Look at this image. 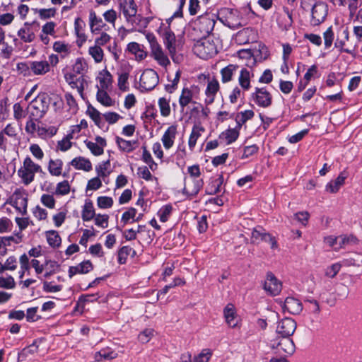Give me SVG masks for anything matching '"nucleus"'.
<instances>
[{
  "label": "nucleus",
  "instance_id": "1",
  "mask_svg": "<svg viewBox=\"0 0 362 362\" xmlns=\"http://www.w3.org/2000/svg\"><path fill=\"white\" fill-rule=\"evenodd\" d=\"M269 52L267 47L262 44H257L253 48V52L250 49H241L238 52V58L240 64L236 66H247L252 68L257 65L258 62L267 59Z\"/></svg>",
  "mask_w": 362,
  "mask_h": 362
},
{
  "label": "nucleus",
  "instance_id": "2",
  "mask_svg": "<svg viewBox=\"0 0 362 362\" xmlns=\"http://www.w3.org/2000/svg\"><path fill=\"white\" fill-rule=\"evenodd\" d=\"M41 166L35 163L30 157L26 156L22 165L18 170L17 174L23 184L28 185L33 182L35 174L40 172Z\"/></svg>",
  "mask_w": 362,
  "mask_h": 362
},
{
  "label": "nucleus",
  "instance_id": "3",
  "mask_svg": "<svg viewBox=\"0 0 362 362\" xmlns=\"http://www.w3.org/2000/svg\"><path fill=\"white\" fill-rule=\"evenodd\" d=\"M270 346L274 352L279 356V361H285L287 355H291L295 351V345L291 337H279L271 341Z\"/></svg>",
  "mask_w": 362,
  "mask_h": 362
},
{
  "label": "nucleus",
  "instance_id": "4",
  "mask_svg": "<svg viewBox=\"0 0 362 362\" xmlns=\"http://www.w3.org/2000/svg\"><path fill=\"white\" fill-rule=\"evenodd\" d=\"M66 82L72 87L77 89L78 93L82 95L83 91L88 86V78L78 69H69L64 74Z\"/></svg>",
  "mask_w": 362,
  "mask_h": 362
},
{
  "label": "nucleus",
  "instance_id": "5",
  "mask_svg": "<svg viewBox=\"0 0 362 362\" xmlns=\"http://www.w3.org/2000/svg\"><path fill=\"white\" fill-rule=\"evenodd\" d=\"M146 39L150 44L151 55L153 59L158 62L161 66H167L170 64V60L163 52L160 45L157 42L155 35L153 33H147Z\"/></svg>",
  "mask_w": 362,
  "mask_h": 362
},
{
  "label": "nucleus",
  "instance_id": "6",
  "mask_svg": "<svg viewBox=\"0 0 362 362\" xmlns=\"http://www.w3.org/2000/svg\"><path fill=\"white\" fill-rule=\"evenodd\" d=\"M193 51L199 57L204 59L211 57L217 52L216 47L209 38L197 41L194 45Z\"/></svg>",
  "mask_w": 362,
  "mask_h": 362
},
{
  "label": "nucleus",
  "instance_id": "7",
  "mask_svg": "<svg viewBox=\"0 0 362 362\" xmlns=\"http://www.w3.org/2000/svg\"><path fill=\"white\" fill-rule=\"evenodd\" d=\"M7 203L13 206L21 215H25L28 207V194L25 190L16 189Z\"/></svg>",
  "mask_w": 362,
  "mask_h": 362
},
{
  "label": "nucleus",
  "instance_id": "8",
  "mask_svg": "<svg viewBox=\"0 0 362 362\" xmlns=\"http://www.w3.org/2000/svg\"><path fill=\"white\" fill-rule=\"evenodd\" d=\"M327 13L328 6L325 2H315L311 8V25H318L322 23L325 20Z\"/></svg>",
  "mask_w": 362,
  "mask_h": 362
},
{
  "label": "nucleus",
  "instance_id": "9",
  "mask_svg": "<svg viewBox=\"0 0 362 362\" xmlns=\"http://www.w3.org/2000/svg\"><path fill=\"white\" fill-rule=\"evenodd\" d=\"M49 107L48 98L47 95H41L36 98L29 105L31 115L37 118H41Z\"/></svg>",
  "mask_w": 362,
  "mask_h": 362
},
{
  "label": "nucleus",
  "instance_id": "10",
  "mask_svg": "<svg viewBox=\"0 0 362 362\" xmlns=\"http://www.w3.org/2000/svg\"><path fill=\"white\" fill-rule=\"evenodd\" d=\"M158 83V75L154 69H144L140 77V86L145 90L153 89Z\"/></svg>",
  "mask_w": 362,
  "mask_h": 362
},
{
  "label": "nucleus",
  "instance_id": "11",
  "mask_svg": "<svg viewBox=\"0 0 362 362\" xmlns=\"http://www.w3.org/2000/svg\"><path fill=\"white\" fill-rule=\"evenodd\" d=\"M84 144L95 156H100L104 153V148L107 146V141L105 138L97 136L93 140L86 139Z\"/></svg>",
  "mask_w": 362,
  "mask_h": 362
},
{
  "label": "nucleus",
  "instance_id": "12",
  "mask_svg": "<svg viewBox=\"0 0 362 362\" xmlns=\"http://www.w3.org/2000/svg\"><path fill=\"white\" fill-rule=\"evenodd\" d=\"M296 321L290 317H285L277 323L276 332L282 337H290L296 329Z\"/></svg>",
  "mask_w": 362,
  "mask_h": 362
},
{
  "label": "nucleus",
  "instance_id": "13",
  "mask_svg": "<svg viewBox=\"0 0 362 362\" xmlns=\"http://www.w3.org/2000/svg\"><path fill=\"white\" fill-rule=\"evenodd\" d=\"M97 90H112V76L107 69L100 71L95 78Z\"/></svg>",
  "mask_w": 362,
  "mask_h": 362
},
{
  "label": "nucleus",
  "instance_id": "14",
  "mask_svg": "<svg viewBox=\"0 0 362 362\" xmlns=\"http://www.w3.org/2000/svg\"><path fill=\"white\" fill-rule=\"evenodd\" d=\"M255 103L262 107H267L272 104V98L269 91L265 88H256L252 94Z\"/></svg>",
  "mask_w": 362,
  "mask_h": 362
},
{
  "label": "nucleus",
  "instance_id": "15",
  "mask_svg": "<svg viewBox=\"0 0 362 362\" xmlns=\"http://www.w3.org/2000/svg\"><path fill=\"white\" fill-rule=\"evenodd\" d=\"M162 37L163 42L168 49L173 60H175L174 54L176 52L175 49V36L169 28H165L162 31Z\"/></svg>",
  "mask_w": 362,
  "mask_h": 362
},
{
  "label": "nucleus",
  "instance_id": "16",
  "mask_svg": "<svg viewBox=\"0 0 362 362\" xmlns=\"http://www.w3.org/2000/svg\"><path fill=\"white\" fill-rule=\"evenodd\" d=\"M223 315L227 325L232 328L238 325L240 319L237 315L235 307L232 303H228L223 309Z\"/></svg>",
  "mask_w": 362,
  "mask_h": 362
},
{
  "label": "nucleus",
  "instance_id": "17",
  "mask_svg": "<svg viewBox=\"0 0 362 362\" xmlns=\"http://www.w3.org/2000/svg\"><path fill=\"white\" fill-rule=\"evenodd\" d=\"M282 308L284 312H287L292 315H298L303 310V305L298 299L293 297H288L286 298Z\"/></svg>",
  "mask_w": 362,
  "mask_h": 362
},
{
  "label": "nucleus",
  "instance_id": "18",
  "mask_svg": "<svg viewBox=\"0 0 362 362\" xmlns=\"http://www.w3.org/2000/svg\"><path fill=\"white\" fill-rule=\"evenodd\" d=\"M220 89L219 83L217 79L213 78L208 80L206 88L205 90V103L211 104L214 103L216 95Z\"/></svg>",
  "mask_w": 362,
  "mask_h": 362
},
{
  "label": "nucleus",
  "instance_id": "19",
  "mask_svg": "<svg viewBox=\"0 0 362 362\" xmlns=\"http://www.w3.org/2000/svg\"><path fill=\"white\" fill-rule=\"evenodd\" d=\"M264 288L271 295L276 296L281 291V284L272 274H268Z\"/></svg>",
  "mask_w": 362,
  "mask_h": 362
},
{
  "label": "nucleus",
  "instance_id": "20",
  "mask_svg": "<svg viewBox=\"0 0 362 362\" xmlns=\"http://www.w3.org/2000/svg\"><path fill=\"white\" fill-rule=\"evenodd\" d=\"M199 89L197 86H192L191 88H184L179 98V104L183 109L192 101L194 95L199 93Z\"/></svg>",
  "mask_w": 362,
  "mask_h": 362
},
{
  "label": "nucleus",
  "instance_id": "21",
  "mask_svg": "<svg viewBox=\"0 0 362 362\" xmlns=\"http://www.w3.org/2000/svg\"><path fill=\"white\" fill-rule=\"evenodd\" d=\"M203 186L201 179L186 178L185 182L184 192L189 196L196 195Z\"/></svg>",
  "mask_w": 362,
  "mask_h": 362
},
{
  "label": "nucleus",
  "instance_id": "22",
  "mask_svg": "<svg viewBox=\"0 0 362 362\" xmlns=\"http://www.w3.org/2000/svg\"><path fill=\"white\" fill-rule=\"evenodd\" d=\"M177 134V126H170L164 132L161 138V141L166 150L171 148L175 143V140Z\"/></svg>",
  "mask_w": 362,
  "mask_h": 362
},
{
  "label": "nucleus",
  "instance_id": "23",
  "mask_svg": "<svg viewBox=\"0 0 362 362\" xmlns=\"http://www.w3.org/2000/svg\"><path fill=\"white\" fill-rule=\"evenodd\" d=\"M22 241V235L20 233H16V237L6 236L0 237V255L4 256L7 253V247L11 245L12 243L18 244Z\"/></svg>",
  "mask_w": 362,
  "mask_h": 362
},
{
  "label": "nucleus",
  "instance_id": "24",
  "mask_svg": "<svg viewBox=\"0 0 362 362\" xmlns=\"http://www.w3.org/2000/svg\"><path fill=\"white\" fill-rule=\"evenodd\" d=\"M347 173L341 172L335 180L330 181L326 185L325 190L329 193H337L340 187L344 185Z\"/></svg>",
  "mask_w": 362,
  "mask_h": 362
},
{
  "label": "nucleus",
  "instance_id": "25",
  "mask_svg": "<svg viewBox=\"0 0 362 362\" xmlns=\"http://www.w3.org/2000/svg\"><path fill=\"white\" fill-rule=\"evenodd\" d=\"M64 163L60 158H52L47 164V170L52 176L59 177L63 175Z\"/></svg>",
  "mask_w": 362,
  "mask_h": 362
},
{
  "label": "nucleus",
  "instance_id": "26",
  "mask_svg": "<svg viewBox=\"0 0 362 362\" xmlns=\"http://www.w3.org/2000/svg\"><path fill=\"white\" fill-rule=\"evenodd\" d=\"M205 132L204 127L200 124H195L192 129L191 134L188 140V146L191 151L195 147L198 139Z\"/></svg>",
  "mask_w": 362,
  "mask_h": 362
},
{
  "label": "nucleus",
  "instance_id": "27",
  "mask_svg": "<svg viewBox=\"0 0 362 362\" xmlns=\"http://www.w3.org/2000/svg\"><path fill=\"white\" fill-rule=\"evenodd\" d=\"M89 25L93 33L99 32L106 27V24L100 17L96 15L94 11H90L89 13Z\"/></svg>",
  "mask_w": 362,
  "mask_h": 362
},
{
  "label": "nucleus",
  "instance_id": "28",
  "mask_svg": "<svg viewBox=\"0 0 362 362\" xmlns=\"http://www.w3.org/2000/svg\"><path fill=\"white\" fill-rule=\"evenodd\" d=\"M120 7L122 9L123 14L128 21L136 15L137 6L134 0H123L120 4Z\"/></svg>",
  "mask_w": 362,
  "mask_h": 362
},
{
  "label": "nucleus",
  "instance_id": "29",
  "mask_svg": "<svg viewBox=\"0 0 362 362\" xmlns=\"http://www.w3.org/2000/svg\"><path fill=\"white\" fill-rule=\"evenodd\" d=\"M180 70L174 71V69H171V71L168 72L167 78L169 83L165 85V90L168 93H172L176 89L180 81Z\"/></svg>",
  "mask_w": 362,
  "mask_h": 362
},
{
  "label": "nucleus",
  "instance_id": "30",
  "mask_svg": "<svg viewBox=\"0 0 362 362\" xmlns=\"http://www.w3.org/2000/svg\"><path fill=\"white\" fill-rule=\"evenodd\" d=\"M70 163L75 169L84 170L86 172H89L93 168L90 160L82 156L74 158Z\"/></svg>",
  "mask_w": 362,
  "mask_h": 362
},
{
  "label": "nucleus",
  "instance_id": "31",
  "mask_svg": "<svg viewBox=\"0 0 362 362\" xmlns=\"http://www.w3.org/2000/svg\"><path fill=\"white\" fill-rule=\"evenodd\" d=\"M93 269V265L90 261H83L75 267H70L69 276L72 277L77 274H86Z\"/></svg>",
  "mask_w": 362,
  "mask_h": 362
},
{
  "label": "nucleus",
  "instance_id": "32",
  "mask_svg": "<svg viewBox=\"0 0 362 362\" xmlns=\"http://www.w3.org/2000/svg\"><path fill=\"white\" fill-rule=\"evenodd\" d=\"M4 134L10 137H15L17 135L16 127L11 124H8L4 130L0 132V151L5 153L6 151V145L5 144L6 139L4 137Z\"/></svg>",
  "mask_w": 362,
  "mask_h": 362
},
{
  "label": "nucleus",
  "instance_id": "33",
  "mask_svg": "<svg viewBox=\"0 0 362 362\" xmlns=\"http://www.w3.org/2000/svg\"><path fill=\"white\" fill-rule=\"evenodd\" d=\"M115 141L119 149L125 153L133 151L138 146L137 141H127L117 136Z\"/></svg>",
  "mask_w": 362,
  "mask_h": 362
},
{
  "label": "nucleus",
  "instance_id": "34",
  "mask_svg": "<svg viewBox=\"0 0 362 362\" xmlns=\"http://www.w3.org/2000/svg\"><path fill=\"white\" fill-rule=\"evenodd\" d=\"M127 49L131 54L135 56L137 61H141L147 56L146 52H145L142 46L137 42H130L127 46Z\"/></svg>",
  "mask_w": 362,
  "mask_h": 362
},
{
  "label": "nucleus",
  "instance_id": "35",
  "mask_svg": "<svg viewBox=\"0 0 362 362\" xmlns=\"http://www.w3.org/2000/svg\"><path fill=\"white\" fill-rule=\"evenodd\" d=\"M95 216L93 204L90 200H86L81 211V218L83 221H90Z\"/></svg>",
  "mask_w": 362,
  "mask_h": 362
},
{
  "label": "nucleus",
  "instance_id": "36",
  "mask_svg": "<svg viewBox=\"0 0 362 362\" xmlns=\"http://www.w3.org/2000/svg\"><path fill=\"white\" fill-rule=\"evenodd\" d=\"M111 90H98L96 99L98 103L105 107H112L115 105V101L110 98L108 92Z\"/></svg>",
  "mask_w": 362,
  "mask_h": 362
},
{
  "label": "nucleus",
  "instance_id": "37",
  "mask_svg": "<svg viewBox=\"0 0 362 362\" xmlns=\"http://www.w3.org/2000/svg\"><path fill=\"white\" fill-rule=\"evenodd\" d=\"M16 286L14 278L8 274H1L0 276V288L12 290Z\"/></svg>",
  "mask_w": 362,
  "mask_h": 362
},
{
  "label": "nucleus",
  "instance_id": "38",
  "mask_svg": "<svg viewBox=\"0 0 362 362\" xmlns=\"http://www.w3.org/2000/svg\"><path fill=\"white\" fill-rule=\"evenodd\" d=\"M226 21V25L233 29L242 26L241 20L239 17V12L236 10L232 11L230 13L229 16H227Z\"/></svg>",
  "mask_w": 362,
  "mask_h": 362
},
{
  "label": "nucleus",
  "instance_id": "39",
  "mask_svg": "<svg viewBox=\"0 0 362 362\" xmlns=\"http://www.w3.org/2000/svg\"><path fill=\"white\" fill-rule=\"evenodd\" d=\"M117 357V354L110 349H103L95 354V359L97 361L112 360Z\"/></svg>",
  "mask_w": 362,
  "mask_h": 362
},
{
  "label": "nucleus",
  "instance_id": "40",
  "mask_svg": "<svg viewBox=\"0 0 362 362\" xmlns=\"http://www.w3.org/2000/svg\"><path fill=\"white\" fill-rule=\"evenodd\" d=\"M253 74L248 69H242L238 78L240 86L245 90L250 88V78Z\"/></svg>",
  "mask_w": 362,
  "mask_h": 362
},
{
  "label": "nucleus",
  "instance_id": "41",
  "mask_svg": "<svg viewBox=\"0 0 362 362\" xmlns=\"http://www.w3.org/2000/svg\"><path fill=\"white\" fill-rule=\"evenodd\" d=\"M349 40V31L347 29L342 30L339 34L336 39L334 46L335 47L339 49L340 50H344L346 52L349 51L346 49H344V45L346 42Z\"/></svg>",
  "mask_w": 362,
  "mask_h": 362
},
{
  "label": "nucleus",
  "instance_id": "42",
  "mask_svg": "<svg viewBox=\"0 0 362 362\" xmlns=\"http://www.w3.org/2000/svg\"><path fill=\"white\" fill-rule=\"evenodd\" d=\"M59 269V264L57 262L51 259H46L45 262L44 276L45 278L49 277L53 274H55Z\"/></svg>",
  "mask_w": 362,
  "mask_h": 362
},
{
  "label": "nucleus",
  "instance_id": "43",
  "mask_svg": "<svg viewBox=\"0 0 362 362\" xmlns=\"http://www.w3.org/2000/svg\"><path fill=\"white\" fill-rule=\"evenodd\" d=\"M63 289V286L60 284H56L54 281H42V290L45 293H55L60 292Z\"/></svg>",
  "mask_w": 362,
  "mask_h": 362
},
{
  "label": "nucleus",
  "instance_id": "44",
  "mask_svg": "<svg viewBox=\"0 0 362 362\" xmlns=\"http://www.w3.org/2000/svg\"><path fill=\"white\" fill-rule=\"evenodd\" d=\"M170 98H160L158 102V107L160 109V115L163 117H168L171 112V108L170 106Z\"/></svg>",
  "mask_w": 362,
  "mask_h": 362
},
{
  "label": "nucleus",
  "instance_id": "45",
  "mask_svg": "<svg viewBox=\"0 0 362 362\" xmlns=\"http://www.w3.org/2000/svg\"><path fill=\"white\" fill-rule=\"evenodd\" d=\"M223 182V177L222 175H219L218 177L211 180L207 187V192L209 194H214L220 192V187Z\"/></svg>",
  "mask_w": 362,
  "mask_h": 362
},
{
  "label": "nucleus",
  "instance_id": "46",
  "mask_svg": "<svg viewBox=\"0 0 362 362\" xmlns=\"http://www.w3.org/2000/svg\"><path fill=\"white\" fill-rule=\"evenodd\" d=\"M110 165V161H105L96 166L95 171L97 173V177L105 180L106 177L110 175L109 167Z\"/></svg>",
  "mask_w": 362,
  "mask_h": 362
},
{
  "label": "nucleus",
  "instance_id": "47",
  "mask_svg": "<svg viewBox=\"0 0 362 362\" xmlns=\"http://www.w3.org/2000/svg\"><path fill=\"white\" fill-rule=\"evenodd\" d=\"M48 244L52 247H57L61 244V238L55 230H50L46 233Z\"/></svg>",
  "mask_w": 362,
  "mask_h": 362
},
{
  "label": "nucleus",
  "instance_id": "48",
  "mask_svg": "<svg viewBox=\"0 0 362 362\" xmlns=\"http://www.w3.org/2000/svg\"><path fill=\"white\" fill-rule=\"evenodd\" d=\"M87 115L92 119L95 124L100 127L102 123V118L100 112L96 110L94 107L90 105L88 107Z\"/></svg>",
  "mask_w": 362,
  "mask_h": 362
},
{
  "label": "nucleus",
  "instance_id": "49",
  "mask_svg": "<svg viewBox=\"0 0 362 362\" xmlns=\"http://www.w3.org/2000/svg\"><path fill=\"white\" fill-rule=\"evenodd\" d=\"M88 53L93 58L95 62H102L104 53L101 47H99L95 44V45L89 47Z\"/></svg>",
  "mask_w": 362,
  "mask_h": 362
},
{
  "label": "nucleus",
  "instance_id": "50",
  "mask_svg": "<svg viewBox=\"0 0 362 362\" xmlns=\"http://www.w3.org/2000/svg\"><path fill=\"white\" fill-rule=\"evenodd\" d=\"M70 185L67 180H63L57 184L54 194L56 195L64 196L70 192Z\"/></svg>",
  "mask_w": 362,
  "mask_h": 362
},
{
  "label": "nucleus",
  "instance_id": "51",
  "mask_svg": "<svg viewBox=\"0 0 362 362\" xmlns=\"http://www.w3.org/2000/svg\"><path fill=\"white\" fill-rule=\"evenodd\" d=\"M93 220L95 224L99 228L105 229L108 227L109 216L107 214H95Z\"/></svg>",
  "mask_w": 362,
  "mask_h": 362
},
{
  "label": "nucleus",
  "instance_id": "52",
  "mask_svg": "<svg viewBox=\"0 0 362 362\" xmlns=\"http://www.w3.org/2000/svg\"><path fill=\"white\" fill-rule=\"evenodd\" d=\"M114 201L112 197L100 196L97 199V205L100 209H109L113 205Z\"/></svg>",
  "mask_w": 362,
  "mask_h": 362
},
{
  "label": "nucleus",
  "instance_id": "53",
  "mask_svg": "<svg viewBox=\"0 0 362 362\" xmlns=\"http://www.w3.org/2000/svg\"><path fill=\"white\" fill-rule=\"evenodd\" d=\"M72 139L69 138L68 135L64 137L62 140L58 141L57 145V150L62 152H65L69 150L72 146Z\"/></svg>",
  "mask_w": 362,
  "mask_h": 362
},
{
  "label": "nucleus",
  "instance_id": "54",
  "mask_svg": "<svg viewBox=\"0 0 362 362\" xmlns=\"http://www.w3.org/2000/svg\"><path fill=\"white\" fill-rule=\"evenodd\" d=\"M341 268V264L340 263H334L330 266H328L325 269V275L327 278H334L335 277Z\"/></svg>",
  "mask_w": 362,
  "mask_h": 362
},
{
  "label": "nucleus",
  "instance_id": "55",
  "mask_svg": "<svg viewBox=\"0 0 362 362\" xmlns=\"http://www.w3.org/2000/svg\"><path fill=\"white\" fill-rule=\"evenodd\" d=\"M323 38L325 49L330 48L334 39V33L332 27L328 28L326 31L324 32Z\"/></svg>",
  "mask_w": 362,
  "mask_h": 362
},
{
  "label": "nucleus",
  "instance_id": "56",
  "mask_svg": "<svg viewBox=\"0 0 362 362\" xmlns=\"http://www.w3.org/2000/svg\"><path fill=\"white\" fill-rule=\"evenodd\" d=\"M154 336V330L151 328H146L138 335V339L141 343L146 344Z\"/></svg>",
  "mask_w": 362,
  "mask_h": 362
},
{
  "label": "nucleus",
  "instance_id": "57",
  "mask_svg": "<svg viewBox=\"0 0 362 362\" xmlns=\"http://www.w3.org/2000/svg\"><path fill=\"white\" fill-rule=\"evenodd\" d=\"M56 12L57 11L54 8H41L37 11L39 17L42 20H46L54 17Z\"/></svg>",
  "mask_w": 362,
  "mask_h": 362
},
{
  "label": "nucleus",
  "instance_id": "58",
  "mask_svg": "<svg viewBox=\"0 0 362 362\" xmlns=\"http://www.w3.org/2000/svg\"><path fill=\"white\" fill-rule=\"evenodd\" d=\"M18 261L14 255L9 256L4 263L5 271H14L17 268Z\"/></svg>",
  "mask_w": 362,
  "mask_h": 362
},
{
  "label": "nucleus",
  "instance_id": "59",
  "mask_svg": "<svg viewBox=\"0 0 362 362\" xmlns=\"http://www.w3.org/2000/svg\"><path fill=\"white\" fill-rule=\"evenodd\" d=\"M18 37L24 42H30L34 39V34L28 28H21L18 32Z\"/></svg>",
  "mask_w": 362,
  "mask_h": 362
},
{
  "label": "nucleus",
  "instance_id": "60",
  "mask_svg": "<svg viewBox=\"0 0 362 362\" xmlns=\"http://www.w3.org/2000/svg\"><path fill=\"white\" fill-rule=\"evenodd\" d=\"M356 240V239L352 235H342L338 236L339 250L346 247L348 245L355 243Z\"/></svg>",
  "mask_w": 362,
  "mask_h": 362
},
{
  "label": "nucleus",
  "instance_id": "61",
  "mask_svg": "<svg viewBox=\"0 0 362 362\" xmlns=\"http://www.w3.org/2000/svg\"><path fill=\"white\" fill-rule=\"evenodd\" d=\"M254 112L251 110H245L241 112L237 116V122L239 124L245 123L247 120L252 119L254 117Z\"/></svg>",
  "mask_w": 362,
  "mask_h": 362
},
{
  "label": "nucleus",
  "instance_id": "62",
  "mask_svg": "<svg viewBox=\"0 0 362 362\" xmlns=\"http://www.w3.org/2000/svg\"><path fill=\"white\" fill-rule=\"evenodd\" d=\"M138 175L140 177L147 181L155 180L157 182V178L151 175L149 169L146 166L139 168Z\"/></svg>",
  "mask_w": 362,
  "mask_h": 362
},
{
  "label": "nucleus",
  "instance_id": "63",
  "mask_svg": "<svg viewBox=\"0 0 362 362\" xmlns=\"http://www.w3.org/2000/svg\"><path fill=\"white\" fill-rule=\"evenodd\" d=\"M56 23L53 21L47 22L42 27V33L49 35L50 36L55 37L56 34Z\"/></svg>",
  "mask_w": 362,
  "mask_h": 362
},
{
  "label": "nucleus",
  "instance_id": "64",
  "mask_svg": "<svg viewBox=\"0 0 362 362\" xmlns=\"http://www.w3.org/2000/svg\"><path fill=\"white\" fill-rule=\"evenodd\" d=\"M211 351L209 349H204L194 359L193 362H208L211 356Z\"/></svg>",
  "mask_w": 362,
  "mask_h": 362
}]
</instances>
